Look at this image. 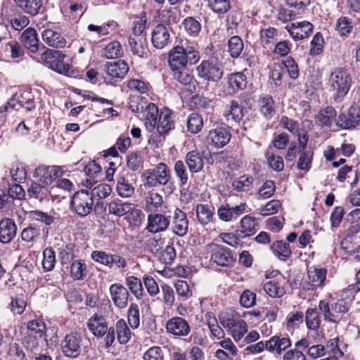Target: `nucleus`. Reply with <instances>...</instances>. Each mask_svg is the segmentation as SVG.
Masks as SVG:
<instances>
[{"instance_id": "f257e3e1", "label": "nucleus", "mask_w": 360, "mask_h": 360, "mask_svg": "<svg viewBox=\"0 0 360 360\" xmlns=\"http://www.w3.org/2000/svg\"><path fill=\"white\" fill-rule=\"evenodd\" d=\"M200 59V52L195 45L188 40L181 41L168 53V63L172 71L185 69L188 64H196Z\"/></svg>"}, {"instance_id": "f03ea898", "label": "nucleus", "mask_w": 360, "mask_h": 360, "mask_svg": "<svg viewBox=\"0 0 360 360\" xmlns=\"http://www.w3.org/2000/svg\"><path fill=\"white\" fill-rule=\"evenodd\" d=\"M328 84L330 91L333 94L334 101L340 103L349 91L352 78L345 68L339 67L330 72Z\"/></svg>"}, {"instance_id": "7ed1b4c3", "label": "nucleus", "mask_w": 360, "mask_h": 360, "mask_svg": "<svg viewBox=\"0 0 360 360\" xmlns=\"http://www.w3.org/2000/svg\"><path fill=\"white\" fill-rule=\"evenodd\" d=\"M196 73L205 82L218 83L224 75V65L219 53L214 51L207 59L202 60L196 67Z\"/></svg>"}, {"instance_id": "20e7f679", "label": "nucleus", "mask_w": 360, "mask_h": 360, "mask_svg": "<svg viewBox=\"0 0 360 360\" xmlns=\"http://www.w3.org/2000/svg\"><path fill=\"white\" fill-rule=\"evenodd\" d=\"M349 307L350 302L345 299H339L331 304L326 300H322L319 303V309L324 320L330 323L339 322Z\"/></svg>"}, {"instance_id": "39448f33", "label": "nucleus", "mask_w": 360, "mask_h": 360, "mask_svg": "<svg viewBox=\"0 0 360 360\" xmlns=\"http://www.w3.org/2000/svg\"><path fill=\"white\" fill-rule=\"evenodd\" d=\"M65 55L60 51L46 49L44 51L38 62L44 63L49 68L58 73L70 76L72 70L71 66L68 63H64Z\"/></svg>"}, {"instance_id": "423d86ee", "label": "nucleus", "mask_w": 360, "mask_h": 360, "mask_svg": "<svg viewBox=\"0 0 360 360\" xmlns=\"http://www.w3.org/2000/svg\"><path fill=\"white\" fill-rule=\"evenodd\" d=\"M93 207L94 198L88 190H79L75 192L71 198V210L80 217L89 215L92 212Z\"/></svg>"}, {"instance_id": "0eeeda50", "label": "nucleus", "mask_w": 360, "mask_h": 360, "mask_svg": "<svg viewBox=\"0 0 360 360\" xmlns=\"http://www.w3.org/2000/svg\"><path fill=\"white\" fill-rule=\"evenodd\" d=\"M60 347L64 356L69 358H77L82 351V337L77 333L68 334L61 341Z\"/></svg>"}, {"instance_id": "6e6552de", "label": "nucleus", "mask_w": 360, "mask_h": 360, "mask_svg": "<svg viewBox=\"0 0 360 360\" xmlns=\"http://www.w3.org/2000/svg\"><path fill=\"white\" fill-rule=\"evenodd\" d=\"M210 260L217 265L224 267L231 266L234 262L232 251L223 245L211 243L209 245Z\"/></svg>"}, {"instance_id": "1a4fd4ad", "label": "nucleus", "mask_w": 360, "mask_h": 360, "mask_svg": "<svg viewBox=\"0 0 360 360\" xmlns=\"http://www.w3.org/2000/svg\"><path fill=\"white\" fill-rule=\"evenodd\" d=\"M129 70V65L124 60L108 62L104 65V70L107 75L105 80L107 83L115 84L118 79L124 78Z\"/></svg>"}, {"instance_id": "9d476101", "label": "nucleus", "mask_w": 360, "mask_h": 360, "mask_svg": "<svg viewBox=\"0 0 360 360\" xmlns=\"http://www.w3.org/2000/svg\"><path fill=\"white\" fill-rule=\"evenodd\" d=\"M231 137V135L227 127L218 126L209 131L206 141L212 147L221 148L230 141Z\"/></svg>"}, {"instance_id": "9b49d317", "label": "nucleus", "mask_w": 360, "mask_h": 360, "mask_svg": "<svg viewBox=\"0 0 360 360\" xmlns=\"http://www.w3.org/2000/svg\"><path fill=\"white\" fill-rule=\"evenodd\" d=\"M152 170L159 184L164 186V193L167 195L173 193L176 189V186L174 181L172 180L171 172L169 167L163 162H160Z\"/></svg>"}, {"instance_id": "f8f14e48", "label": "nucleus", "mask_w": 360, "mask_h": 360, "mask_svg": "<svg viewBox=\"0 0 360 360\" xmlns=\"http://www.w3.org/2000/svg\"><path fill=\"white\" fill-rule=\"evenodd\" d=\"M62 174L61 168L58 166L39 165L36 168L34 176L38 182L50 186Z\"/></svg>"}, {"instance_id": "ddd939ff", "label": "nucleus", "mask_w": 360, "mask_h": 360, "mask_svg": "<svg viewBox=\"0 0 360 360\" xmlns=\"http://www.w3.org/2000/svg\"><path fill=\"white\" fill-rule=\"evenodd\" d=\"M107 207L108 214L117 217H122L129 213L131 214L136 213L138 215L141 212L140 210L135 208V205L134 204L128 202H124L117 198L107 203Z\"/></svg>"}, {"instance_id": "4468645a", "label": "nucleus", "mask_w": 360, "mask_h": 360, "mask_svg": "<svg viewBox=\"0 0 360 360\" xmlns=\"http://www.w3.org/2000/svg\"><path fill=\"white\" fill-rule=\"evenodd\" d=\"M359 123L360 105H353L349 108L347 115L341 113L338 115L337 127L345 129H349L355 127Z\"/></svg>"}, {"instance_id": "2eb2a0df", "label": "nucleus", "mask_w": 360, "mask_h": 360, "mask_svg": "<svg viewBox=\"0 0 360 360\" xmlns=\"http://www.w3.org/2000/svg\"><path fill=\"white\" fill-rule=\"evenodd\" d=\"M166 330L175 337H186L191 333V327L188 321L182 317L175 316L166 323Z\"/></svg>"}, {"instance_id": "dca6fc26", "label": "nucleus", "mask_w": 360, "mask_h": 360, "mask_svg": "<svg viewBox=\"0 0 360 360\" xmlns=\"http://www.w3.org/2000/svg\"><path fill=\"white\" fill-rule=\"evenodd\" d=\"M170 219L163 214L150 213L147 217L146 229L151 233L165 231L169 226Z\"/></svg>"}, {"instance_id": "f3484780", "label": "nucleus", "mask_w": 360, "mask_h": 360, "mask_svg": "<svg viewBox=\"0 0 360 360\" xmlns=\"http://www.w3.org/2000/svg\"><path fill=\"white\" fill-rule=\"evenodd\" d=\"M314 26L308 21L296 22L285 27L290 37L295 41L307 38L312 32Z\"/></svg>"}, {"instance_id": "a211bd4d", "label": "nucleus", "mask_w": 360, "mask_h": 360, "mask_svg": "<svg viewBox=\"0 0 360 360\" xmlns=\"http://www.w3.org/2000/svg\"><path fill=\"white\" fill-rule=\"evenodd\" d=\"M170 39L169 27L162 24H158L155 27L151 37V41L155 48L162 49L170 43Z\"/></svg>"}, {"instance_id": "6ab92c4d", "label": "nucleus", "mask_w": 360, "mask_h": 360, "mask_svg": "<svg viewBox=\"0 0 360 360\" xmlns=\"http://www.w3.org/2000/svg\"><path fill=\"white\" fill-rule=\"evenodd\" d=\"M27 193L30 197L34 198L39 200L44 199H49V197L52 198H56L57 195L55 193L54 186H49L44 184L37 182H32L27 190Z\"/></svg>"}, {"instance_id": "aec40b11", "label": "nucleus", "mask_w": 360, "mask_h": 360, "mask_svg": "<svg viewBox=\"0 0 360 360\" xmlns=\"http://www.w3.org/2000/svg\"><path fill=\"white\" fill-rule=\"evenodd\" d=\"M172 228L173 233L179 237H184L188 232V220L186 214L179 208H176L174 212Z\"/></svg>"}, {"instance_id": "412c9836", "label": "nucleus", "mask_w": 360, "mask_h": 360, "mask_svg": "<svg viewBox=\"0 0 360 360\" xmlns=\"http://www.w3.org/2000/svg\"><path fill=\"white\" fill-rule=\"evenodd\" d=\"M110 293L112 300L117 307L124 309L127 306L129 293L122 284H112L110 286Z\"/></svg>"}, {"instance_id": "4be33fe9", "label": "nucleus", "mask_w": 360, "mask_h": 360, "mask_svg": "<svg viewBox=\"0 0 360 360\" xmlns=\"http://www.w3.org/2000/svg\"><path fill=\"white\" fill-rule=\"evenodd\" d=\"M246 208L245 203H240L235 207H231L228 203L221 205L217 210L219 218L224 221H230L242 214Z\"/></svg>"}, {"instance_id": "5701e85b", "label": "nucleus", "mask_w": 360, "mask_h": 360, "mask_svg": "<svg viewBox=\"0 0 360 360\" xmlns=\"http://www.w3.org/2000/svg\"><path fill=\"white\" fill-rule=\"evenodd\" d=\"M257 105L259 112L266 120H271L276 114L275 102L270 95H260Z\"/></svg>"}, {"instance_id": "b1692460", "label": "nucleus", "mask_w": 360, "mask_h": 360, "mask_svg": "<svg viewBox=\"0 0 360 360\" xmlns=\"http://www.w3.org/2000/svg\"><path fill=\"white\" fill-rule=\"evenodd\" d=\"M87 328L94 336L102 338L107 332L108 323L102 315L95 314L88 320Z\"/></svg>"}, {"instance_id": "393cba45", "label": "nucleus", "mask_w": 360, "mask_h": 360, "mask_svg": "<svg viewBox=\"0 0 360 360\" xmlns=\"http://www.w3.org/2000/svg\"><path fill=\"white\" fill-rule=\"evenodd\" d=\"M129 44L131 51L134 55L140 58L148 57V42L146 35L130 36L129 38Z\"/></svg>"}, {"instance_id": "a878e982", "label": "nucleus", "mask_w": 360, "mask_h": 360, "mask_svg": "<svg viewBox=\"0 0 360 360\" xmlns=\"http://www.w3.org/2000/svg\"><path fill=\"white\" fill-rule=\"evenodd\" d=\"M17 227L14 221L5 218L0 221V242L2 243H10L15 236Z\"/></svg>"}, {"instance_id": "bb28decb", "label": "nucleus", "mask_w": 360, "mask_h": 360, "mask_svg": "<svg viewBox=\"0 0 360 360\" xmlns=\"http://www.w3.org/2000/svg\"><path fill=\"white\" fill-rule=\"evenodd\" d=\"M171 115L172 112L168 108H164L160 111L155 126V129L160 135L167 134L174 127V122Z\"/></svg>"}, {"instance_id": "cd10ccee", "label": "nucleus", "mask_w": 360, "mask_h": 360, "mask_svg": "<svg viewBox=\"0 0 360 360\" xmlns=\"http://www.w3.org/2000/svg\"><path fill=\"white\" fill-rule=\"evenodd\" d=\"M185 162L191 173H198L201 172L204 167L203 155L195 150L190 151L185 157Z\"/></svg>"}, {"instance_id": "c85d7f7f", "label": "nucleus", "mask_w": 360, "mask_h": 360, "mask_svg": "<svg viewBox=\"0 0 360 360\" xmlns=\"http://www.w3.org/2000/svg\"><path fill=\"white\" fill-rule=\"evenodd\" d=\"M291 341L290 338L274 335L265 342L266 349L270 352L281 354L282 352L290 347Z\"/></svg>"}, {"instance_id": "c756f323", "label": "nucleus", "mask_w": 360, "mask_h": 360, "mask_svg": "<svg viewBox=\"0 0 360 360\" xmlns=\"http://www.w3.org/2000/svg\"><path fill=\"white\" fill-rule=\"evenodd\" d=\"M335 109L332 106H326L319 110L316 115V121L322 127H331L333 124L337 126L338 117Z\"/></svg>"}, {"instance_id": "7c9ffc66", "label": "nucleus", "mask_w": 360, "mask_h": 360, "mask_svg": "<svg viewBox=\"0 0 360 360\" xmlns=\"http://www.w3.org/2000/svg\"><path fill=\"white\" fill-rule=\"evenodd\" d=\"M354 29V20L347 16H340L336 20L335 31L340 37L345 39L349 37Z\"/></svg>"}, {"instance_id": "2f4dec72", "label": "nucleus", "mask_w": 360, "mask_h": 360, "mask_svg": "<svg viewBox=\"0 0 360 360\" xmlns=\"http://www.w3.org/2000/svg\"><path fill=\"white\" fill-rule=\"evenodd\" d=\"M307 274L311 289L323 287L327 274L326 268L310 267Z\"/></svg>"}, {"instance_id": "473e14b6", "label": "nucleus", "mask_w": 360, "mask_h": 360, "mask_svg": "<svg viewBox=\"0 0 360 360\" xmlns=\"http://www.w3.org/2000/svg\"><path fill=\"white\" fill-rule=\"evenodd\" d=\"M43 41L49 46L63 48L65 46L66 41L60 33L46 29L41 33Z\"/></svg>"}, {"instance_id": "72a5a7b5", "label": "nucleus", "mask_w": 360, "mask_h": 360, "mask_svg": "<svg viewBox=\"0 0 360 360\" xmlns=\"http://www.w3.org/2000/svg\"><path fill=\"white\" fill-rule=\"evenodd\" d=\"M257 232L255 218L245 215L240 220V229L236 231L238 237L246 238L253 236Z\"/></svg>"}, {"instance_id": "f704fd0d", "label": "nucleus", "mask_w": 360, "mask_h": 360, "mask_svg": "<svg viewBox=\"0 0 360 360\" xmlns=\"http://www.w3.org/2000/svg\"><path fill=\"white\" fill-rule=\"evenodd\" d=\"M243 107L240 105L236 101H231L226 105L224 115L227 121L231 120L238 123L244 116Z\"/></svg>"}, {"instance_id": "c9c22d12", "label": "nucleus", "mask_w": 360, "mask_h": 360, "mask_svg": "<svg viewBox=\"0 0 360 360\" xmlns=\"http://www.w3.org/2000/svg\"><path fill=\"white\" fill-rule=\"evenodd\" d=\"M102 168L95 160L89 162L84 167V172L88 176L84 186L88 188H91L96 183L95 178L101 172Z\"/></svg>"}, {"instance_id": "e433bc0d", "label": "nucleus", "mask_w": 360, "mask_h": 360, "mask_svg": "<svg viewBox=\"0 0 360 360\" xmlns=\"http://www.w3.org/2000/svg\"><path fill=\"white\" fill-rule=\"evenodd\" d=\"M271 250L274 255L283 262L287 261L292 256L289 243L283 240L275 241L271 245Z\"/></svg>"}, {"instance_id": "4c0bfd02", "label": "nucleus", "mask_w": 360, "mask_h": 360, "mask_svg": "<svg viewBox=\"0 0 360 360\" xmlns=\"http://www.w3.org/2000/svg\"><path fill=\"white\" fill-rule=\"evenodd\" d=\"M21 40L25 47L30 52L36 53L38 51V39L34 29L30 27L26 29L21 35Z\"/></svg>"}, {"instance_id": "58836bf2", "label": "nucleus", "mask_w": 360, "mask_h": 360, "mask_svg": "<svg viewBox=\"0 0 360 360\" xmlns=\"http://www.w3.org/2000/svg\"><path fill=\"white\" fill-rule=\"evenodd\" d=\"M172 72L174 78L184 86H187L188 90L192 91L195 89L197 82L193 75L188 72L186 68L182 70H173Z\"/></svg>"}, {"instance_id": "ea45409f", "label": "nucleus", "mask_w": 360, "mask_h": 360, "mask_svg": "<svg viewBox=\"0 0 360 360\" xmlns=\"http://www.w3.org/2000/svg\"><path fill=\"white\" fill-rule=\"evenodd\" d=\"M16 4L26 13L36 15L43 8L41 0H13Z\"/></svg>"}, {"instance_id": "a19ab883", "label": "nucleus", "mask_w": 360, "mask_h": 360, "mask_svg": "<svg viewBox=\"0 0 360 360\" xmlns=\"http://www.w3.org/2000/svg\"><path fill=\"white\" fill-rule=\"evenodd\" d=\"M117 340L121 345L128 343L131 338L132 333L124 319H119L115 323Z\"/></svg>"}, {"instance_id": "79ce46f5", "label": "nucleus", "mask_w": 360, "mask_h": 360, "mask_svg": "<svg viewBox=\"0 0 360 360\" xmlns=\"http://www.w3.org/2000/svg\"><path fill=\"white\" fill-rule=\"evenodd\" d=\"M246 85V76L243 72H236L229 75L228 86L231 89V93H236L245 89Z\"/></svg>"}, {"instance_id": "37998d69", "label": "nucleus", "mask_w": 360, "mask_h": 360, "mask_svg": "<svg viewBox=\"0 0 360 360\" xmlns=\"http://www.w3.org/2000/svg\"><path fill=\"white\" fill-rule=\"evenodd\" d=\"M145 126L148 131H153L155 129L156 122L158 120L159 111L154 103H150L145 110Z\"/></svg>"}, {"instance_id": "c03bdc74", "label": "nucleus", "mask_w": 360, "mask_h": 360, "mask_svg": "<svg viewBox=\"0 0 360 360\" xmlns=\"http://www.w3.org/2000/svg\"><path fill=\"white\" fill-rule=\"evenodd\" d=\"M125 284L131 294L138 300L143 298L144 290L140 278L129 276L125 278Z\"/></svg>"}, {"instance_id": "a18cd8bd", "label": "nucleus", "mask_w": 360, "mask_h": 360, "mask_svg": "<svg viewBox=\"0 0 360 360\" xmlns=\"http://www.w3.org/2000/svg\"><path fill=\"white\" fill-rule=\"evenodd\" d=\"M116 191L120 197L129 198L134 195L135 188L124 176H119L117 178Z\"/></svg>"}, {"instance_id": "49530a36", "label": "nucleus", "mask_w": 360, "mask_h": 360, "mask_svg": "<svg viewBox=\"0 0 360 360\" xmlns=\"http://www.w3.org/2000/svg\"><path fill=\"white\" fill-rule=\"evenodd\" d=\"M71 276L77 281L84 280L87 275L86 265L82 259L75 260L70 266Z\"/></svg>"}, {"instance_id": "de8ad7c7", "label": "nucleus", "mask_w": 360, "mask_h": 360, "mask_svg": "<svg viewBox=\"0 0 360 360\" xmlns=\"http://www.w3.org/2000/svg\"><path fill=\"white\" fill-rule=\"evenodd\" d=\"M187 130L191 134H197L203 127V118L198 112H192L187 117Z\"/></svg>"}, {"instance_id": "09e8293b", "label": "nucleus", "mask_w": 360, "mask_h": 360, "mask_svg": "<svg viewBox=\"0 0 360 360\" xmlns=\"http://www.w3.org/2000/svg\"><path fill=\"white\" fill-rule=\"evenodd\" d=\"M163 202L162 196L154 191H149L146 198V211L153 212Z\"/></svg>"}, {"instance_id": "8fccbe9b", "label": "nucleus", "mask_w": 360, "mask_h": 360, "mask_svg": "<svg viewBox=\"0 0 360 360\" xmlns=\"http://www.w3.org/2000/svg\"><path fill=\"white\" fill-rule=\"evenodd\" d=\"M244 48L243 41L239 36L231 37L228 41V51L233 58H237Z\"/></svg>"}, {"instance_id": "3c124183", "label": "nucleus", "mask_w": 360, "mask_h": 360, "mask_svg": "<svg viewBox=\"0 0 360 360\" xmlns=\"http://www.w3.org/2000/svg\"><path fill=\"white\" fill-rule=\"evenodd\" d=\"M174 171L179 180L180 187L184 186L188 181V172L184 161L178 160L174 163Z\"/></svg>"}, {"instance_id": "603ef678", "label": "nucleus", "mask_w": 360, "mask_h": 360, "mask_svg": "<svg viewBox=\"0 0 360 360\" xmlns=\"http://www.w3.org/2000/svg\"><path fill=\"white\" fill-rule=\"evenodd\" d=\"M186 32L191 36L196 37L201 30L200 22L193 17H186L182 22Z\"/></svg>"}, {"instance_id": "864d4df0", "label": "nucleus", "mask_w": 360, "mask_h": 360, "mask_svg": "<svg viewBox=\"0 0 360 360\" xmlns=\"http://www.w3.org/2000/svg\"><path fill=\"white\" fill-rule=\"evenodd\" d=\"M253 178L250 175H243L233 181L232 187L236 191H248L252 188Z\"/></svg>"}, {"instance_id": "5fc2aeb1", "label": "nucleus", "mask_w": 360, "mask_h": 360, "mask_svg": "<svg viewBox=\"0 0 360 360\" xmlns=\"http://www.w3.org/2000/svg\"><path fill=\"white\" fill-rule=\"evenodd\" d=\"M208 7L215 13L223 15L231 8L229 0H207Z\"/></svg>"}, {"instance_id": "6e6d98bb", "label": "nucleus", "mask_w": 360, "mask_h": 360, "mask_svg": "<svg viewBox=\"0 0 360 360\" xmlns=\"http://www.w3.org/2000/svg\"><path fill=\"white\" fill-rule=\"evenodd\" d=\"M56 254L51 247L46 248L43 251L42 266L45 271H52L56 265Z\"/></svg>"}, {"instance_id": "4d7b16f0", "label": "nucleus", "mask_w": 360, "mask_h": 360, "mask_svg": "<svg viewBox=\"0 0 360 360\" xmlns=\"http://www.w3.org/2000/svg\"><path fill=\"white\" fill-rule=\"evenodd\" d=\"M307 326L310 330H317L320 327L321 319L316 309H308L305 314Z\"/></svg>"}, {"instance_id": "13d9d810", "label": "nucleus", "mask_w": 360, "mask_h": 360, "mask_svg": "<svg viewBox=\"0 0 360 360\" xmlns=\"http://www.w3.org/2000/svg\"><path fill=\"white\" fill-rule=\"evenodd\" d=\"M127 321L132 329H136L140 325L139 307L137 304L132 303L127 311Z\"/></svg>"}, {"instance_id": "bf43d9fd", "label": "nucleus", "mask_w": 360, "mask_h": 360, "mask_svg": "<svg viewBox=\"0 0 360 360\" xmlns=\"http://www.w3.org/2000/svg\"><path fill=\"white\" fill-rule=\"evenodd\" d=\"M196 215L198 221L203 225L207 224L212 218V211L207 205H198L196 206Z\"/></svg>"}, {"instance_id": "052dcab7", "label": "nucleus", "mask_w": 360, "mask_h": 360, "mask_svg": "<svg viewBox=\"0 0 360 360\" xmlns=\"http://www.w3.org/2000/svg\"><path fill=\"white\" fill-rule=\"evenodd\" d=\"M45 323L41 320H32L27 323V334L41 338L45 333Z\"/></svg>"}, {"instance_id": "680f3d73", "label": "nucleus", "mask_w": 360, "mask_h": 360, "mask_svg": "<svg viewBox=\"0 0 360 360\" xmlns=\"http://www.w3.org/2000/svg\"><path fill=\"white\" fill-rule=\"evenodd\" d=\"M122 55L121 44L117 41L109 43L104 49V56L108 59H113L120 57Z\"/></svg>"}, {"instance_id": "e2e57ef3", "label": "nucleus", "mask_w": 360, "mask_h": 360, "mask_svg": "<svg viewBox=\"0 0 360 360\" xmlns=\"http://www.w3.org/2000/svg\"><path fill=\"white\" fill-rule=\"evenodd\" d=\"M75 245L72 243L60 248L59 257L63 265L70 263L75 257Z\"/></svg>"}, {"instance_id": "0e129e2a", "label": "nucleus", "mask_w": 360, "mask_h": 360, "mask_svg": "<svg viewBox=\"0 0 360 360\" xmlns=\"http://www.w3.org/2000/svg\"><path fill=\"white\" fill-rule=\"evenodd\" d=\"M16 100L20 106L27 110H32L35 108L33 96L30 92H24L20 95H15Z\"/></svg>"}, {"instance_id": "69168bd1", "label": "nucleus", "mask_w": 360, "mask_h": 360, "mask_svg": "<svg viewBox=\"0 0 360 360\" xmlns=\"http://www.w3.org/2000/svg\"><path fill=\"white\" fill-rule=\"evenodd\" d=\"M282 204L278 200L269 201L263 207L259 210V214L266 217L276 214L281 208Z\"/></svg>"}, {"instance_id": "338daca9", "label": "nucleus", "mask_w": 360, "mask_h": 360, "mask_svg": "<svg viewBox=\"0 0 360 360\" xmlns=\"http://www.w3.org/2000/svg\"><path fill=\"white\" fill-rule=\"evenodd\" d=\"M264 290L272 297H281L285 293L283 288L280 287L277 283L274 281L266 282L264 285Z\"/></svg>"}, {"instance_id": "774afa93", "label": "nucleus", "mask_w": 360, "mask_h": 360, "mask_svg": "<svg viewBox=\"0 0 360 360\" xmlns=\"http://www.w3.org/2000/svg\"><path fill=\"white\" fill-rule=\"evenodd\" d=\"M143 360H165L163 350L160 347L153 346L143 355Z\"/></svg>"}]
</instances>
